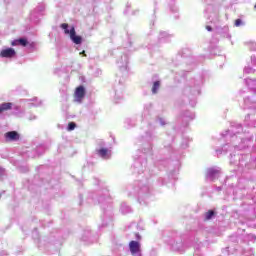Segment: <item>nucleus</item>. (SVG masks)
I'll list each match as a JSON object with an SVG mask.
<instances>
[{"label":"nucleus","instance_id":"f257e3e1","mask_svg":"<svg viewBox=\"0 0 256 256\" xmlns=\"http://www.w3.org/2000/svg\"><path fill=\"white\" fill-rule=\"evenodd\" d=\"M60 27L64 30L65 35H70V39L75 43V45H81V43H83V38L81 36H77L74 26L69 30V24L62 23Z\"/></svg>","mask_w":256,"mask_h":256},{"label":"nucleus","instance_id":"f03ea898","mask_svg":"<svg viewBox=\"0 0 256 256\" xmlns=\"http://www.w3.org/2000/svg\"><path fill=\"white\" fill-rule=\"evenodd\" d=\"M85 86L80 85L76 87L75 92H74V99L77 101V103H81L83 99H85Z\"/></svg>","mask_w":256,"mask_h":256},{"label":"nucleus","instance_id":"7ed1b4c3","mask_svg":"<svg viewBox=\"0 0 256 256\" xmlns=\"http://www.w3.org/2000/svg\"><path fill=\"white\" fill-rule=\"evenodd\" d=\"M15 55H17V52L13 48L3 49L0 52V57L6 58V59H12V57H15Z\"/></svg>","mask_w":256,"mask_h":256},{"label":"nucleus","instance_id":"20e7f679","mask_svg":"<svg viewBox=\"0 0 256 256\" xmlns=\"http://www.w3.org/2000/svg\"><path fill=\"white\" fill-rule=\"evenodd\" d=\"M5 137L8 139V141H18L19 133L16 131H10L5 134Z\"/></svg>","mask_w":256,"mask_h":256},{"label":"nucleus","instance_id":"39448f33","mask_svg":"<svg viewBox=\"0 0 256 256\" xmlns=\"http://www.w3.org/2000/svg\"><path fill=\"white\" fill-rule=\"evenodd\" d=\"M13 109V103L11 102H4L0 105V115L1 113H5V111H11Z\"/></svg>","mask_w":256,"mask_h":256},{"label":"nucleus","instance_id":"423d86ee","mask_svg":"<svg viewBox=\"0 0 256 256\" xmlns=\"http://www.w3.org/2000/svg\"><path fill=\"white\" fill-rule=\"evenodd\" d=\"M97 153L99 157H102V159H109V157H111V154H109V149L107 148H101L97 150Z\"/></svg>","mask_w":256,"mask_h":256},{"label":"nucleus","instance_id":"0eeeda50","mask_svg":"<svg viewBox=\"0 0 256 256\" xmlns=\"http://www.w3.org/2000/svg\"><path fill=\"white\" fill-rule=\"evenodd\" d=\"M214 215H215V211L209 210L208 212H206L204 214V221H211V219H213Z\"/></svg>","mask_w":256,"mask_h":256},{"label":"nucleus","instance_id":"6e6552de","mask_svg":"<svg viewBox=\"0 0 256 256\" xmlns=\"http://www.w3.org/2000/svg\"><path fill=\"white\" fill-rule=\"evenodd\" d=\"M159 87H161V82L160 81L154 82V84L152 86V93L154 95L157 94V91H159Z\"/></svg>","mask_w":256,"mask_h":256},{"label":"nucleus","instance_id":"1a4fd4ad","mask_svg":"<svg viewBox=\"0 0 256 256\" xmlns=\"http://www.w3.org/2000/svg\"><path fill=\"white\" fill-rule=\"evenodd\" d=\"M29 42L27 41V39H25V38H20V39H18V45H21L22 47H27V44H28Z\"/></svg>","mask_w":256,"mask_h":256},{"label":"nucleus","instance_id":"9d476101","mask_svg":"<svg viewBox=\"0 0 256 256\" xmlns=\"http://www.w3.org/2000/svg\"><path fill=\"white\" fill-rule=\"evenodd\" d=\"M208 175H210V177H215V175H219V170L211 168L208 170Z\"/></svg>","mask_w":256,"mask_h":256},{"label":"nucleus","instance_id":"9b49d317","mask_svg":"<svg viewBox=\"0 0 256 256\" xmlns=\"http://www.w3.org/2000/svg\"><path fill=\"white\" fill-rule=\"evenodd\" d=\"M75 127H77V124H75V122H70L68 124V131H74Z\"/></svg>","mask_w":256,"mask_h":256},{"label":"nucleus","instance_id":"f8f14e48","mask_svg":"<svg viewBox=\"0 0 256 256\" xmlns=\"http://www.w3.org/2000/svg\"><path fill=\"white\" fill-rule=\"evenodd\" d=\"M242 23H243V21H241V19H236L234 25H235V27H241Z\"/></svg>","mask_w":256,"mask_h":256},{"label":"nucleus","instance_id":"ddd939ff","mask_svg":"<svg viewBox=\"0 0 256 256\" xmlns=\"http://www.w3.org/2000/svg\"><path fill=\"white\" fill-rule=\"evenodd\" d=\"M11 45H12L13 47L19 45V40L13 41V42L11 43Z\"/></svg>","mask_w":256,"mask_h":256},{"label":"nucleus","instance_id":"4468645a","mask_svg":"<svg viewBox=\"0 0 256 256\" xmlns=\"http://www.w3.org/2000/svg\"><path fill=\"white\" fill-rule=\"evenodd\" d=\"M207 31H213V28L211 26H206Z\"/></svg>","mask_w":256,"mask_h":256},{"label":"nucleus","instance_id":"2eb2a0df","mask_svg":"<svg viewBox=\"0 0 256 256\" xmlns=\"http://www.w3.org/2000/svg\"><path fill=\"white\" fill-rule=\"evenodd\" d=\"M82 55H85V51H82Z\"/></svg>","mask_w":256,"mask_h":256},{"label":"nucleus","instance_id":"dca6fc26","mask_svg":"<svg viewBox=\"0 0 256 256\" xmlns=\"http://www.w3.org/2000/svg\"><path fill=\"white\" fill-rule=\"evenodd\" d=\"M254 9H256V4L254 5Z\"/></svg>","mask_w":256,"mask_h":256}]
</instances>
